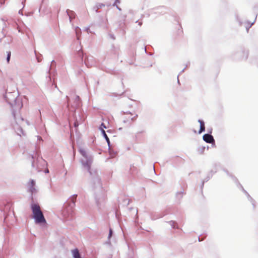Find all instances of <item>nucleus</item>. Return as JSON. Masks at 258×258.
<instances>
[{
  "label": "nucleus",
  "instance_id": "ddd939ff",
  "mask_svg": "<svg viewBox=\"0 0 258 258\" xmlns=\"http://www.w3.org/2000/svg\"><path fill=\"white\" fill-rule=\"evenodd\" d=\"M109 154H110V156L112 158L114 157L115 156V155H116V154H117L116 152H114L113 150H112L111 149V147H110V148L109 147Z\"/></svg>",
  "mask_w": 258,
  "mask_h": 258
},
{
  "label": "nucleus",
  "instance_id": "7ed1b4c3",
  "mask_svg": "<svg viewBox=\"0 0 258 258\" xmlns=\"http://www.w3.org/2000/svg\"><path fill=\"white\" fill-rule=\"evenodd\" d=\"M31 209L32 212V218L34 219L35 224L42 226L46 225L47 222L39 205L33 203L31 205Z\"/></svg>",
  "mask_w": 258,
  "mask_h": 258
},
{
  "label": "nucleus",
  "instance_id": "1a4fd4ad",
  "mask_svg": "<svg viewBox=\"0 0 258 258\" xmlns=\"http://www.w3.org/2000/svg\"><path fill=\"white\" fill-rule=\"evenodd\" d=\"M67 13L69 17L70 22H72V20L75 18V13L74 12L70 10H67Z\"/></svg>",
  "mask_w": 258,
  "mask_h": 258
},
{
  "label": "nucleus",
  "instance_id": "2f4dec72",
  "mask_svg": "<svg viewBox=\"0 0 258 258\" xmlns=\"http://www.w3.org/2000/svg\"><path fill=\"white\" fill-rule=\"evenodd\" d=\"M50 67H51V66L49 67V71L50 70Z\"/></svg>",
  "mask_w": 258,
  "mask_h": 258
},
{
  "label": "nucleus",
  "instance_id": "f03ea898",
  "mask_svg": "<svg viewBox=\"0 0 258 258\" xmlns=\"http://www.w3.org/2000/svg\"><path fill=\"white\" fill-rule=\"evenodd\" d=\"M77 195H74L69 199V201L71 202L68 205V204H66L62 210L61 211L60 218H61L64 221H68L71 220L73 217V208L75 205Z\"/></svg>",
  "mask_w": 258,
  "mask_h": 258
},
{
  "label": "nucleus",
  "instance_id": "4468645a",
  "mask_svg": "<svg viewBox=\"0 0 258 258\" xmlns=\"http://www.w3.org/2000/svg\"><path fill=\"white\" fill-rule=\"evenodd\" d=\"M242 190L246 194V195L247 196L248 198L249 199V200L250 201V202H251V203L253 205V207H254V204L253 203L254 201H253V199H252V198L250 197L249 195L243 188H242Z\"/></svg>",
  "mask_w": 258,
  "mask_h": 258
},
{
  "label": "nucleus",
  "instance_id": "423d86ee",
  "mask_svg": "<svg viewBox=\"0 0 258 258\" xmlns=\"http://www.w3.org/2000/svg\"><path fill=\"white\" fill-rule=\"evenodd\" d=\"M203 139L207 143H213L215 142L213 137L209 134H205L203 137Z\"/></svg>",
  "mask_w": 258,
  "mask_h": 258
},
{
  "label": "nucleus",
  "instance_id": "393cba45",
  "mask_svg": "<svg viewBox=\"0 0 258 258\" xmlns=\"http://www.w3.org/2000/svg\"><path fill=\"white\" fill-rule=\"evenodd\" d=\"M85 30L89 33L90 32V30H89V27H87L85 28Z\"/></svg>",
  "mask_w": 258,
  "mask_h": 258
},
{
  "label": "nucleus",
  "instance_id": "6ab92c4d",
  "mask_svg": "<svg viewBox=\"0 0 258 258\" xmlns=\"http://www.w3.org/2000/svg\"><path fill=\"white\" fill-rule=\"evenodd\" d=\"M10 57H11V52L9 51L8 52V56H7V58L8 62H9Z\"/></svg>",
  "mask_w": 258,
  "mask_h": 258
},
{
  "label": "nucleus",
  "instance_id": "c85d7f7f",
  "mask_svg": "<svg viewBox=\"0 0 258 258\" xmlns=\"http://www.w3.org/2000/svg\"><path fill=\"white\" fill-rule=\"evenodd\" d=\"M78 125V124H77L76 122L75 123V126L76 127Z\"/></svg>",
  "mask_w": 258,
  "mask_h": 258
},
{
  "label": "nucleus",
  "instance_id": "a211bd4d",
  "mask_svg": "<svg viewBox=\"0 0 258 258\" xmlns=\"http://www.w3.org/2000/svg\"><path fill=\"white\" fill-rule=\"evenodd\" d=\"M169 223L170 224V225L174 228H175L176 227L175 226V222L173 221H171L169 222Z\"/></svg>",
  "mask_w": 258,
  "mask_h": 258
},
{
  "label": "nucleus",
  "instance_id": "a878e982",
  "mask_svg": "<svg viewBox=\"0 0 258 258\" xmlns=\"http://www.w3.org/2000/svg\"><path fill=\"white\" fill-rule=\"evenodd\" d=\"M136 23H138V25L141 26L142 25V22H139L138 21H136Z\"/></svg>",
  "mask_w": 258,
  "mask_h": 258
},
{
  "label": "nucleus",
  "instance_id": "0eeeda50",
  "mask_svg": "<svg viewBox=\"0 0 258 258\" xmlns=\"http://www.w3.org/2000/svg\"><path fill=\"white\" fill-rule=\"evenodd\" d=\"M85 63L86 64L87 67H90L94 65V59L92 56L87 57L85 59Z\"/></svg>",
  "mask_w": 258,
  "mask_h": 258
},
{
  "label": "nucleus",
  "instance_id": "f257e3e1",
  "mask_svg": "<svg viewBox=\"0 0 258 258\" xmlns=\"http://www.w3.org/2000/svg\"><path fill=\"white\" fill-rule=\"evenodd\" d=\"M92 182L93 187L95 190L96 203L97 206L100 207L106 200V190L102 187L101 180L98 176L94 177Z\"/></svg>",
  "mask_w": 258,
  "mask_h": 258
},
{
  "label": "nucleus",
  "instance_id": "4be33fe9",
  "mask_svg": "<svg viewBox=\"0 0 258 258\" xmlns=\"http://www.w3.org/2000/svg\"><path fill=\"white\" fill-rule=\"evenodd\" d=\"M112 229L110 228L109 229V235H108V239H109L110 238V237H111L112 236Z\"/></svg>",
  "mask_w": 258,
  "mask_h": 258
},
{
  "label": "nucleus",
  "instance_id": "7c9ffc66",
  "mask_svg": "<svg viewBox=\"0 0 258 258\" xmlns=\"http://www.w3.org/2000/svg\"><path fill=\"white\" fill-rule=\"evenodd\" d=\"M46 172H48V169H46Z\"/></svg>",
  "mask_w": 258,
  "mask_h": 258
},
{
  "label": "nucleus",
  "instance_id": "412c9836",
  "mask_svg": "<svg viewBox=\"0 0 258 258\" xmlns=\"http://www.w3.org/2000/svg\"><path fill=\"white\" fill-rule=\"evenodd\" d=\"M101 128H103V130H104V128H106V126L105 125L104 123H102L101 124V126L100 127V130L101 131Z\"/></svg>",
  "mask_w": 258,
  "mask_h": 258
},
{
  "label": "nucleus",
  "instance_id": "b1692460",
  "mask_svg": "<svg viewBox=\"0 0 258 258\" xmlns=\"http://www.w3.org/2000/svg\"><path fill=\"white\" fill-rule=\"evenodd\" d=\"M162 216H163L162 215H160L158 216H157V217H156V218H154V217H152V219H158V218H160L162 217Z\"/></svg>",
  "mask_w": 258,
  "mask_h": 258
},
{
  "label": "nucleus",
  "instance_id": "20e7f679",
  "mask_svg": "<svg viewBox=\"0 0 258 258\" xmlns=\"http://www.w3.org/2000/svg\"><path fill=\"white\" fill-rule=\"evenodd\" d=\"M79 152L82 157L81 159V162L84 168H85L90 173L91 175L92 173L91 171V166L93 162V156L84 149L80 148Z\"/></svg>",
  "mask_w": 258,
  "mask_h": 258
},
{
  "label": "nucleus",
  "instance_id": "bb28decb",
  "mask_svg": "<svg viewBox=\"0 0 258 258\" xmlns=\"http://www.w3.org/2000/svg\"><path fill=\"white\" fill-rule=\"evenodd\" d=\"M110 37L113 40L115 39V37L113 35H110Z\"/></svg>",
  "mask_w": 258,
  "mask_h": 258
},
{
  "label": "nucleus",
  "instance_id": "9d476101",
  "mask_svg": "<svg viewBox=\"0 0 258 258\" xmlns=\"http://www.w3.org/2000/svg\"><path fill=\"white\" fill-rule=\"evenodd\" d=\"M101 133L103 135V136L104 137V138L105 139L107 143V144H108V147L110 148V141H109V138L108 137L107 134H106L105 131L103 129V128H101Z\"/></svg>",
  "mask_w": 258,
  "mask_h": 258
},
{
  "label": "nucleus",
  "instance_id": "aec40b11",
  "mask_svg": "<svg viewBox=\"0 0 258 258\" xmlns=\"http://www.w3.org/2000/svg\"><path fill=\"white\" fill-rule=\"evenodd\" d=\"M34 185H35L34 181L33 180H31V181L30 182L29 186H32V187H33V186H34Z\"/></svg>",
  "mask_w": 258,
  "mask_h": 258
},
{
  "label": "nucleus",
  "instance_id": "f3484780",
  "mask_svg": "<svg viewBox=\"0 0 258 258\" xmlns=\"http://www.w3.org/2000/svg\"><path fill=\"white\" fill-rule=\"evenodd\" d=\"M79 100H80L79 97L78 96H76V104L75 105V106H77L79 105Z\"/></svg>",
  "mask_w": 258,
  "mask_h": 258
},
{
  "label": "nucleus",
  "instance_id": "2eb2a0df",
  "mask_svg": "<svg viewBox=\"0 0 258 258\" xmlns=\"http://www.w3.org/2000/svg\"><path fill=\"white\" fill-rule=\"evenodd\" d=\"M75 31H76V35L77 37V39L79 40V35H80V32H81V29L79 27H77L76 28Z\"/></svg>",
  "mask_w": 258,
  "mask_h": 258
},
{
  "label": "nucleus",
  "instance_id": "6e6552de",
  "mask_svg": "<svg viewBox=\"0 0 258 258\" xmlns=\"http://www.w3.org/2000/svg\"><path fill=\"white\" fill-rule=\"evenodd\" d=\"M71 252L73 258H82L77 248L72 250Z\"/></svg>",
  "mask_w": 258,
  "mask_h": 258
},
{
  "label": "nucleus",
  "instance_id": "9b49d317",
  "mask_svg": "<svg viewBox=\"0 0 258 258\" xmlns=\"http://www.w3.org/2000/svg\"><path fill=\"white\" fill-rule=\"evenodd\" d=\"M198 121L200 124V131H199V134H201V133L205 131V123H204V121H203L201 119H199L198 120Z\"/></svg>",
  "mask_w": 258,
  "mask_h": 258
},
{
  "label": "nucleus",
  "instance_id": "cd10ccee",
  "mask_svg": "<svg viewBox=\"0 0 258 258\" xmlns=\"http://www.w3.org/2000/svg\"><path fill=\"white\" fill-rule=\"evenodd\" d=\"M54 61L53 60L52 62H51V66H52L53 65V63H54Z\"/></svg>",
  "mask_w": 258,
  "mask_h": 258
},
{
  "label": "nucleus",
  "instance_id": "5701e85b",
  "mask_svg": "<svg viewBox=\"0 0 258 258\" xmlns=\"http://www.w3.org/2000/svg\"><path fill=\"white\" fill-rule=\"evenodd\" d=\"M183 194V193L182 192H178V193L177 194V197H179V198L182 197Z\"/></svg>",
  "mask_w": 258,
  "mask_h": 258
},
{
  "label": "nucleus",
  "instance_id": "f8f14e48",
  "mask_svg": "<svg viewBox=\"0 0 258 258\" xmlns=\"http://www.w3.org/2000/svg\"><path fill=\"white\" fill-rule=\"evenodd\" d=\"M105 5L103 4H97L93 8L94 10H95L96 12H98V9L101 8L103 7H104Z\"/></svg>",
  "mask_w": 258,
  "mask_h": 258
},
{
  "label": "nucleus",
  "instance_id": "c756f323",
  "mask_svg": "<svg viewBox=\"0 0 258 258\" xmlns=\"http://www.w3.org/2000/svg\"><path fill=\"white\" fill-rule=\"evenodd\" d=\"M253 23H254V22L250 24V27H251V26L253 25Z\"/></svg>",
  "mask_w": 258,
  "mask_h": 258
},
{
  "label": "nucleus",
  "instance_id": "39448f33",
  "mask_svg": "<svg viewBox=\"0 0 258 258\" xmlns=\"http://www.w3.org/2000/svg\"><path fill=\"white\" fill-rule=\"evenodd\" d=\"M138 117V115L135 113L127 112L124 113L123 117V122L127 126H130L132 123L135 121Z\"/></svg>",
  "mask_w": 258,
  "mask_h": 258
},
{
  "label": "nucleus",
  "instance_id": "dca6fc26",
  "mask_svg": "<svg viewBox=\"0 0 258 258\" xmlns=\"http://www.w3.org/2000/svg\"><path fill=\"white\" fill-rule=\"evenodd\" d=\"M29 190L32 193V194H33L34 192H35L36 191V189L35 188H34V186H33V187H32V186H30L29 187Z\"/></svg>",
  "mask_w": 258,
  "mask_h": 258
}]
</instances>
